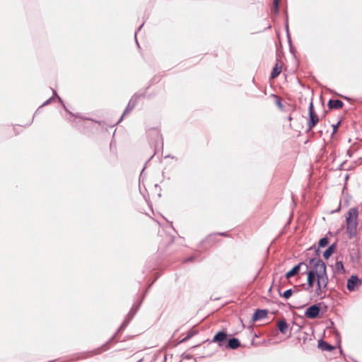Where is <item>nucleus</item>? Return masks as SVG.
Here are the masks:
<instances>
[{
	"instance_id": "obj_26",
	"label": "nucleus",
	"mask_w": 362,
	"mask_h": 362,
	"mask_svg": "<svg viewBox=\"0 0 362 362\" xmlns=\"http://www.w3.org/2000/svg\"><path fill=\"white\" fill-rule=\"evenodd\" d=\"M286 32H287V36L288 37V42H290L289 33H288V24L287 21H286Z\"/></svg>"
},
{
	"instance_id": "obj_30",
	"label": "nucleus",
	"mask_w": 362,
	"mask_h": 362,
	"mask_svg": "<svg viewBox=\"0 0 362 362\" xmlns=\"http://www.w3.org/2000/svg\"><path fill=\"white\" fill-rule=\"evenodd\" d=\"M276 104L279 105V106H281V101L279 100V99H278L277 102H276Z\"/></svg>"
},
{
	"instance_id": "obj_10",
	"label": "nucleus",
	"mask_w": 362,
	"mask_h": 362,
	"mask_svg": "<svg viewBox=\"0 0 362 362\" xmlns=\"http://www.w3.org/2000/svg\"><path fill=\"white\" fill-rule=\"evenodd\" d=\"M327 105H328V107L331 110L332 109L339 110V109H341L343 107L344 103L339 99L329 100L328 101Z\"/></svg>"
},
{
	"instance_id": "obj_8",
	"label": "nucleus",
	"mask_w": 362,
	"mask_h": 362,
	"mask_svg": "<svg viewBox=\"0 0 362 362\" xmlns=\"http://www.w3.org/2000/svg\"><path fill=\"white\" fill-rule=\"evenodd\" d=\"M268 312L265 309H257L252 315V320L255 322L264 318H266L267 316Z\"/></svg>"
},
{
	"instance_id": "obj_6",
	"label": "nucleus",
	"mask_w": 362,
	"mask_h": 362,
	"mask_svg": "<svg viewBox=\"0 0 362 362\" xmlns=\"http://www.w3.org/2000/svg\"><path fill=\"white\" fill-rule=\"evenodd\" d=\"M361 280L356 275H352L347 281L346 287L349 291H354L361 285Z\"/></svg>"
},
{
	"instance_id": "obj_17",
	"label": "nucleus",
	"mask_w": 362,
	"mask_h": 362,
	"mask_svg": "<svg viewBox=\"0 0 362 362\" xmlns=\"http://www.w3.org/2000/svg\"><path fill=\"white\" fill-rule=\"evenodd\" d=\"M334 270L335 272L339 274H344L345 272V269L342 262L337 261L334 264Z\"/></svg>"
},
{
	"instance_id": "obj_1",
	"label": "nucleus",
	"mask_w": 362,
	"mask_h": 362,
	"mask_svg": "<svg viewBox=\"0 0 362 362\" xmlns=\"http://www.w3.org/2000/svg\"><path fill=\"white\" fill-rule=\"evenodd\" d=\"M309 265L315 267L317 281H319L324 287L327 289L329 279L327 274V267L325 263L317 257L311 258L309 260Z\"/></svg>"
},
{
	"instance_id": "obj_31",
	"label": "nucleus",
	"mask_w": 362,
	"mask_h": 362,
	"mask_svg": "<svg viewBox=\"0 0 362 362\" xmlns=\"http://www.w3.org/2000/svg\"><path fill=\"white\" fill-rule=\"evenodd\" d=\"M219 235H223V236L227 235L226 233H220Z\"/></svg>"
},
{
	"instance_id": "obj_2",
	"label": "nucleus",
	"mask_w": 362,
	"mask_h": 362,
	"mask_svg": "<svg viewBox=\"0 0 362 362\" xmlns=\"http://www.w3.org/2000/svg\"><path fill=\"white\" fill-rule=\"evenodd\" d=\"M358 210L357 207L349 209L346 216V233L349 239L356 235L358 227Z\"/></svg>"
},
{
	"instance_id": "obj_24",
	"label": "nucleus",
	"mask_w": 362,
	"mask_h": 362,
	"mask_svg": "<svg viewBox=\"0 0 362 362\" xmlns=\"http://www.w3.org/2000/svg\"><path fill=\"white\" fill-rule=\"evenodd\" d=\"M144 25V23H142L137 29V30L135 32V34H134V37H135V40H136V45L139 46V43H138V41L136 40V34L141 29L142 26Z\"/></svg>"
},
{
	"instance_id": "obj_3",
	"label": "nucleus",
	"mask_w": 362,
	"mask_h": 362,
	"mask_svg": "<svg viewBox=\"0 0 362 362\" xmlns=\"http://www.w3.org/2000/svg\"><path fill=\"white\" fill-rule=\"evenodd\" d=\"M308 112L309 118L307 123V132L312 130L319 122V117L314 110L313 103L312 100L309 105Z\"/></svg>"
},
{
	"instance_id": "obj_29",
	"label": "nucleus",
	"mask_w": 362,
	"mask_h": 362,
	"mask_svg": "<svg viewBox=\"0 0 362 362\" xmlns=\"http://www.w3.org/2000/svg\"><path fill=\"white\" fill-rule=\"evenodd\" d=\"M116 334H117V333H116L114 336H112V337H111V339L109 340V341H108L107 343H110V342L114 340V339H115V337Z\"/></svg>"
},
{
	"instance_id": "obj_12",
	"label": "nucleus",
	"mask_w": 362,
	"mask_h": 362,
	"mask_svg": "<svg viewBox=\"0 0 362 362\" xmlns=\"http://www.w3.org/2000/svg\"><path fill=\"white\" fill-rule=\"evenodd\" d=\"M302 264H303V263L300 262L298 264L295 265L290 271L287 272L286 273V279H290L291 277L297 274L299 272L300 266Z\"/></svg>"
},
{
	"instance_id": "obj_19",
	"label": "nucleus",
	"mask_w": 362,
	"mask_h": 362,
	"mask_svg": "<svg viewBox=\"0 0 362 362\" xmlns=\"http://www.w3.org/2000/svg\"><path fill=\"white\" fill-rule=\"evenodd\" d=\"M281 71V66H279L278 64H276V65L273 68V70L271 73L270 77L272 78H274L277 77L280 74Z\"/></svg>"
},
{
	"instance_id": "obj_28",
	"label": "nucleus",
	"mask_w": 362,
	"mask_h": 362,
	"mask_svg": "<svg viewBox=\"0 0 362 362\" xmlns=\"http://www.w3.org/2000/svg\"><path fill=\"white\" fill-rule=\"evenodd\" d=\"M193 259H194V257H189V258L186 259L185 260V262H192V261H193Z\"/></svg>"
},
{
	"instance_id": "obj_20",
	"label": "nucleus",
	"mask_w": 362,
	"mask_h": 362,
	"mask_svg": "<svg viewBox=\"0 0 362 362\" xmlns=\"http://www.w3.org/2000/svg\"><path fill=\"white\" fill-rule=\"evenodd\" d=\"M329 243V240L327 237H323L320 239L319 240V247H324L327 246Z\"/></svg>"
},
{
	"instance_id": "obj_32",
	"label": "nucleus",
	"mask_w": 362,
	"mask_h": 362,
	"mask_svg": "<svg viewBox=\"0 0 362 362\" xmlns=\"http://www.w3.org/2000/svg\"><path fill=\"white\" fill-rule=\"evenodd\" d=\"M288 119L289 121H291V120H292V117H291V115H289V116L288 117Z\"/></svg>"
},
{
	"instance_id": "obj_15",
	"label": "nucleus",
	"mask_w": 362,
	"mask_h": 362,
	"mask_svg": "<svg viewBox=\"0 0 362 362\" xmlns=\"http://www.w3.org/2000/svg\"><path fill=\"white\" fill-rule=\"evenodd\" d=\"M336 244L335 243H333L332 245H330L327 249L323 253V257L325 259H328L332 255L334 252L335 251V249H336Z\"/></svg>"
},
{
	"instance_id": "obj_23",
	"label": "nucleus",
	"mask_w": 362,
	"mask_h": 362,
	"mask_svg": "<svg viewBox=\"0 0 362 362\" xmlns=\"http://www.w3.org/2000/svg\"><path fill=\"white\" fill-rule=\"evenodd\" d=\"M340 121L338 122L336 124H333L332 125V127H333V132H332V134H334L337 132V129H338V127L340 124Z\"/></svg>"
},
{
	"instance_id": "obj_11",
	"label": "nucleus",
	"mask_w": 362,
	"mask_h": 362,
	"mask_svg": "<svg viewBox=\"0 0 362 362\" xmlns=\"http://www.w3.org/2000/svg\"><path fill=\"white\" fill-rule=\"evenodd\" d=\"M136 100H134V99L132 98V99L129 100V103L127 104V107H126V108H125V110H124V112H123L122 115L121 116V117H120V118H119V119L118 120L117 123L120 122L122 121V119L123 117H124L125 115H127V114L129 113V112H131V111L134 108V107L136 106Z\"/></svg>"
},
{
	"instance_id": "obj_21",
	"label": "nucleus",
	"mask_w": 362,
	"mask_h": 362,
	"mask_svg": "<svg viewBox=\"0 0 362 362\" xmlns=\"http://www.w3.org/2000/svg\"><path fill=\"white\" fill-rule=\"evenodd\" d=\"M293 294V291L291 288L286 290L283 293H281L280 296L284 297L286 299L289 298Z\"/></svg>"
},
{
	"instance_id": "obj_25",
	"label": "nucleus",
	"mask_w": 362,
	"mask_h": 362,
	"mask_svg": "<svg viewBox=\"0 0 362 362\" xmlns=\"http://www.w3.org/2000/svg\"><path fill=\"white\" fill-rule=\"evenodd\" d=\"M194 335V334L192 332H189L187 334V335L182 339V341H185L187 340H188L189 339H190L192 336Z\"/></svg>"
},
{
	"instance_id": "obj_14",
	"label": "nucleus",
	"mask_w": 362,
	"mask_h": 362,
	"mask_svg": "<svg viewBox=\"0 0 362 362\" xmlns=\"http://www.w3.org/2000/svg\"><path fill=\"white\" fill-rule=\"evenodd\" d=\"M288 325L285 320H281L278 322V329L281 334H286L287 333Z\"/></svg>"
},
{
	"instance_id": "obj_18",
	"label": "nucleus",
	"mask_w": 362,
	"mask_h": 362,
	"mask_svg": "<svg viewBox=\"0 0 362 362\" xmlns=\"http://www.w3.org/2000/svg\"><path fill=\"white\" fill-rule=\"evenodd\" d=\"M132 317H133V315H132L131 312L129 313L128 315H127L126 318L124 319V322H122V324L118 329L117 333L120 332V330H122V329L125 328L127 326V325L129 323V322L132 319Z\"/></svg>"
},
{
	"instance_id": "obj_13",
	"label": "nucleus",
	"mask_w": 362,
	"mask_h": 362,
	"mask_svg": "<svg viewBox=\"0 0 362 362\" xmlns=\"http://www.w3.org/2000/svg\"><path fill=\"white\" fill-rule=\"evenodd\" d=\"M318 347L323 351H331L334 349V346L328 344L327 342L320 339L318 341Z\"/></svg>"
},
{
	"instance_id": "obj_9",
	"label": "nucleus",
	"mask_w": 362,
	"mask_h": 362,
	"mask_svg": "<svg viewBox=\"0 0 362 362\" xmlns=\"http://www.w3.org/2000/svg\"><path fill=\"white\" fill-rule=\"evenodd\" d=\"M227 338L226 332L223 331L218 332L214 337L211 342H218L221 346V342L224 341Z\"/></svg>"
},
{
	"instance_id": "obj_4",
	"label": "nucleus",
	"mask_w": 362,
	"mask_h": 362,
	"mask_svg": "<svg viewBox=\"0 0 362 362\" xmlns=\"http://www.w3.org/2000/svg\"><path fill=\"white\" fill-rule=\"evenodd\" d=\"M306 267H309L310 269L306 272L308 286L305 289H306V291L311 292L313 291L312 289L314 286L315 281H317V278H316V272H315V267L313 265L312 266V265L306 264Z\"/></svg>"
},
{
	"instance_id": "obj_16",
	"label": "nucleus",
	"mask_w": 362,
	"mask_h": 362,
	"mask_svg": "<svg viewBox=\"0 0 362 362\" xmlns=\"http://www.w3.org/2000/svg\"><path fill=\"white\" fill-rule=\"evenodd\" d=\"M240 346V343L238 339L235 338V337L229 339V340L228 341V344H227V347L230 348L231 349H235L238 348Z\"/></svg>"
},
{
	"instance_id": "obj_33",
	"label": "nucleus",
	"mask_w": 362,
	"mask_h": 362,
	"mask_svg": "<svg viewBox=\"0 0 362 362\" xmlns=\"http://www.w3.org/2000/svg\"><path fill=\"white\" fill-rule=\"evenodd\" d=\"M339 210H340V206L337 209H336L334 212H338V211H339Z\"/></svg>"
},
{
	"instance_id": "obj_27",
	"label": "nucleus",
	"mask_w": 362,
	"mask_h": 362,
	"mask_svg": "<svg viewBox=\"0 0 362 362\" xmlns=\"http://www.w3.org/2000/svg\"><path fill=\"white\" fill-rule=\"evenodd\" d=\"M51 100H52V98H49V99L47 100H46V101L42 104V106H44V105H46L49 104V103H50Z\"/></svg>"
},
{
	"instance_id": "obj_7",
	"label": "nucleus",
	"mask_w": 362,
	"mask_h": 362,
	"mask_svg": "<svg viewBox=\"0 0 362 362\" xmlns=\"http://www.w3.org/2000/svg\"><path fill=\"white\" fill-rule=\"evenodd\" d=\"M326 288L324 287L319 281H317L316 288L314 291V296L323 299L326 296Z\"/></svg>"
},
{
	"instance_id": "obj_5",
	"label": "nucleus",
	"mask_w": 362,
	"mask_h": 362,
	"mask_svg": "<svg viewBox=\"0 0 362 362\" xmlns=\"http://www.w3.org/2000/svg\"><path fill=\"white\" fill-rule=\"evenodd\" d=\"M320 312L319 304H314L308 307L305 312V316L309 319H315L318 317Z\"/></svg>"
},
{
	"instance_id": "obj_22",
	"label": "nucleus",
	"mask_w": 362,
	"mask_h": 362,
	"mask_svg": "<svg viewBox=\"0 0 362 362\" xmlns=\"http://www.w3.org/2000/svg\"><path fill=\"white\" fill-rule=\"evenodd\" d=\"M279 0H274V1H273L274 12L276 13H278V12H279Z\"/></svg>"
}]
</instances>
